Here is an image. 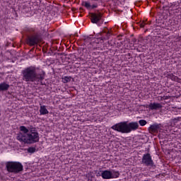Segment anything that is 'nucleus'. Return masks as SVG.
Returning <instances> with one entry per match:
<instances>
[{
	"mask_svg": "<svg viewBox=\"0 0 181 181\" xmlns=\"http://www.w3.org/2000/svg\"><path fill=\"white\" fill-rule=\"evenodd\" d=\"M23 81L25 83H39L43 86V80L46 77V72L41 71L37 72V68L35 66H30L24 69L22 71Z\"/></svg>",
	"mask_w": 181,
	"mask_h": 181,
	"instance_id": "1",
	"label": "nucleus"
},
{
	"mask_svg": "<svg viewBox=\"0 0 181 181\" xmlns=\"http://www.w3.org/2000/svg\"><path fill=\"white\" fill-rule=\"evenodd\" d=\"M20 132L17 134V140L24 144H36L40 139L39 133L36 128L30 127L26 128L25 126L20 127Z\"/></svg>",
	"mask_w": 181,
	"mask_h": 181,
	"instance_id": "2",
	"label": "nucleus"
},
{
	"mask_svg": "<svg viewBox=\"0 0 181 181\" xmlns=\"http://www.w3.org/2000/svg\"><path fill=\"white\" fill-rule=\"evenodd\" d=\"M139 128V124L138 122H132L128 123L127 122H121L113 126L111 129L121 134H129L132 131H136Z\"/></svg>",
	"mask_w": 181,
	"mask_h": 181,
	"instance_id": "3",
	"label": "nucleus"
},
{
	"mask_svg": "<svg viewBox=\"0 0 181 181\" xmlns=\"http://www.w3.org/2000/svg\"><path fill=\"white\" fill-rule=\"evenodd\" d=\"M6 166L8 172L16 173V175L23 170V165L18 161H8L6 163Z\"/></svg>",
	"mask_w": 181,
	"mask_h": 181,
	"instance_id": "4",
	"label": "nucleus"
},
{
	"mask_svg": "<svg viewBox=\"0 0 181 181\" xmlns=\"http://www.w3.org/2000/svg\"><path fill=\"white\" fill-rule=\"evenodd\" d=\"M101 176L103 179H117L119 177V172L115 171V170H106L102 172Z\"/></svg>",
	"mask_w": 181,
	"mask_h": 181,
	"instance_id": "5",
	"label": "nucleus"
},
{
	"mask_svg": "<svg viewBox=\"0 0 181 181\" xmlns=\"http://www.w3.org/2000/svg\"><path fill=\"white\" fill-rule=\"evenodd\" d=\"M141 163L146 166H150V168H153L155 166V163H153V160H152V156H151L150 153L144 154Z\"/></svg>",
	"mask_w": 181,
	"mask_h": 181,
	"instance_id": "6",
	"label": "nucleus"
},
{
	"mask_svg": "<svg viewBox=\"0 0 181 181\" xmlns=\"http://www.w3.org/2000/svg\"><path fill=\"white\" fill-rule=\"evenodd\" d=\"M90 16L92 23H98V22L103 21V13L100 12L90 13Z\"/></svg>",
	"mask_w": 181,
	"mask_h": 181,
	"instance_id": "7",
	"label": "nucleus"
},
{
	"mask_svg": "<svg viewBox=\"0 0 181 181\" xmlns=\"http://www.w3.org/2000/svg\"><path fill=\"white\" fill-rule=\"evenodd\" d=\"M42 40V38L38 35H32L29 37L27 40V42L30 46H35V45H37L39 42Z\"/></svg>",
	"mask_w": 181,
	"mask_h": 181,
	"instance_id": "8",
	"label": "nucleus"
},
{
	"mask_svg": "<svg viewBox=\"0 0 181 181\" xmlns=\"http://www.w3.org/2000/svg\"><path fill=\"white\" fill-rule=\"evenodd\" d=\"M160 129V124H154L153 125H151L148 128V131L150 134H158L159 132V130Z\"/></svg>",
	"mask_w": 181,
	"mask_h": 181,
	"instance_id": "9",
	"label": "nucleus"
},
{
	"mask_svg": "<svg viewBox=\"0 0 181 181\" xmlns=\"http://www.w3.org/2000/svg\"><path fill=\"white\" fill-rule=\"evenodd\" d=\"M148 108H150V110H160L162 108V104L160 103H151L148 105Z\"/></svg>",
	"mask_w": 181,
	"mask_h": 181,
	"instance_id": "10",
	"label": "nucleus"
},
{
	"mask_svg": "<svg viewBox=\"0 0 181 181\" xmlns=\"http://www.w3.org/2000/svg\"><path fill=\"white\" fill-rule=\"evenodd\" d=\"M9 84L6 82H3L0 83V91H8V90H9Z\"/></svg>",
	"mask_w": 181,
	"mask_h": 181,
	"instance_id": "11",
	"label": "nucleus"
},
{
	"mask_svg": "<svg viewBox=\"0 0 181 181\" xmlns=\"http://www.w3.org/2000/svg\"><path fill=\"white\" fill-rule=\"evenodd\" d=\"M40 115H46L47 114H49V110L46 108V106L41 105L40 108Z\"/></svg>",
	"mask_w": 181,
	"mask_h": 181,
	"instance_id": "12",
	"label": "nucleus"
},
{
	"mask_svg": "<svg viewBox=\"0 0 181 181\" xmlns=\"http://www.w3.org/2000/svg\"><path fill=\"white\" fill-rule=\"evenodd\" d=\"M62 81L63 83H69L70 81H71V76H64L62 78Z\"/></svg>",
	"mask_w": 181,
	"mask_h": 181,
	"instance_id": "13",
	"label": "nucleus"
},
{
	"mask_svg": "<svg viewBox=\"0 0 181 181\" xmlns=\"http://www.w3.org/2000/svg\"><path fill=\"white\" fill-rule=\"evenodd\" d=\"M170 98V96H168V95H163V96L158 97V100H160V101H163L165 100H169Z\"/></svg>",
	"mask_w": 181,
	"mask_h": 181,
	"instance_id": "14",
	"label": "nucleus"
},
{
	"mask_svg": "<svg viewBox=\"0 0 181 181\" xmlns=\"http://www.w3.org/2000/svg\"><path fill=\"white\" fill-rule=\"evenodd\" d=\"M168 77L170 78H171V80L174 81H176V80H177V76L173 75V74H168Z\"/></svg>",
	"mask_w": 181,
	"mask_h": 181,
	"instance_id": "15",
	"label": "nucleus"
},
{
	"mask_svg": "<svg viewBox=\"0 0 181 181\" xmlns=\"http://www.w3.org/2000/svg\"><path fill=\"white\" fill-rule=\"evenodd\" d=\"M110 36H111V33H110V31H107L106 33V37H103L102 40H108Z\"/></svg>",
	"mask_w": 181,
	"mask_h": 181,
	"instance_id": "16",
	"label": "nucleus"
},
{
	"mask_svg": "<svg viewBox=\"0 0 181 181\" xmlns=\"http://www.w3.org/2000/svg\"><path fill=\"white\" fill-rule=\"evenodd\" d=\"M36 151V148L35 147H30L28 149V152H29L30 153H34V152Z\"/></svg>",
	"mask_w": 181,
	"mask_h": 181,
	"instance_id": "17",
	"label": "nucleus"
},
{
	"mask_svg": "<svg viewBox=\"0 0 181 181\" xmlns=\"http://www.w3.org/2000/svg\"><path fill=\"white\" fill-rule=\"evenodd\" d=\"M139 124H140L141 127H144L146 124H147L146 120L141 119L139 121Z\"/></svg>",
	"mask_w": 181,
	"mask_h": 181,
	"instance_id": "18",
	"label": "nucleus"
},
{
	"mask_svg": "<svg viewBox=\"0 0 181 181\" xmlns=\"http://www.w3.org/2000/svg\"><path fill=\"white\" fill-rule=\"evenodd\" d=\"M84 6H86L87 8V9H90V8H91V4H90V3L85 1L83 3Z\"/></svg>",
	"mask_w": 181,
	"mask_h": 181,
	"instance_id": "19",
	"label": "nucleus"
},
{
	"mask_svg": "<svg viewBox=\"0 0 181 181\" xmlns=\"http://www.w3.org/2000/svg\"><path fill=\"white\" fill-rule=\"evenodd\" d=\"M91 40V38L86 37V38H84V42H90Z\"/></svg>",
	"mask_w": 181,
	"mask_h": 181,
	"instance_id": "20",
	"label": "nucleus"
},
{
	"mask_svg": "<svg viewBox=\"0 0 181 181\" xmlns=\"http://www.w3.org/2000/svg\"><path fill=\"white\" fill-rule=\"evenodd\" d=\"M140 27H141V28H145V23H142L140 25Z\"/></svg>",
	"mask_w": 181,
	"mask_h": 181,
	"instance_id": "21",
	"label": "nucleus"
},
{
	"mask_svg": "<svg viewBox=\"0 0 181 181\" xmlns=\"http://www.w3.org/2000/svg\"><path fill=\"white\" fill-rule=\"evenodd\" d=\"M93 8H97V6H93Z\"/></svg>",
	"mask_w": 181,
	"mask_h": 181,
	"instance_id": "22",
	"label": "nucleus"
}]
</instances>
